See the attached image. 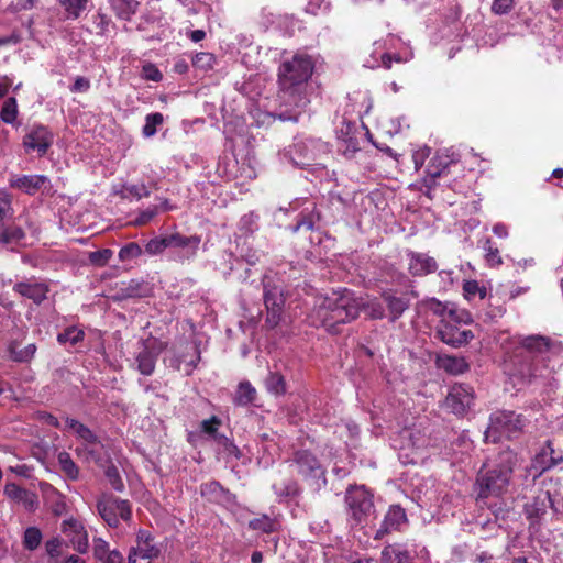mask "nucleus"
<instances>
[{
  "instance_id": "nucleus-1",
  "label": "nucleus",
  "mask_w": 563,
  "mask_h": 563,
  "mask_svg": "<svg viewBox=\"0 0 563 563\" xmlns=\"http://www.w3.org/2000/svg\"><path fill=\"white\" fill-rule=\"evenodd\" d=\"M562 351V343L549 336L540 334L523 336L519 340V346L512 358L511 376L523 384L547 379L551 376L552 369L545 362Z\"/></svg>"
},
{
  "instance_id": "nucleus-2",
  "label": "nucleus",
  "mask_w": 563,
  "mask_h": 563,
  "mask_svg": "<svg viewBox=\"0 0 563 563\" xmlns=\"http://www.w3.org/2000/svg\"><path fill=\"white\" fill-rule=\"evenodd\" d=\"M361 302L347 288L333 290L317 301V314L322 325L331 333H338V325L355 320L360 314Z\"/></svg>"
},
{
  "instance_id": "nucleus-3",
  "label": "nucleus",
  "mask_w": 563,
  "mask_h": 563,
  "mask_svg": "<svg viewBox=\"0 0 563 563\" xmlns=\"http://www.w3.org/2000/svg\"><path fill=\"white\" fill-rule=\"evenodd\" d=\"M519 461L518 454L511 450L500 452L495 462L486 471L482 470L477 475V499L504 494Z\"/></svg>"
},
{
  "instance_id": "nucleus-4",
  "label": "nucleus",
  "mask_w": 563,
  "mask_h": 563,
  "mask_svg": "<svg viewBox=\"0 0 563 563\" xmlns=\"http://www.w3.org/2000/svg\"><path fill=\"white\" fill-rule=\"evenodd\" d=\"M345 506L352 527L364 528L375 518L372 493L365 486H350L345 493Z\"/></svg>"
},
{
  "instance_id": "nucleus-5",
  "label": "nucleus",
  "mask_w": 563,
  "mask_h": 563,
  "mask_svg": "<svg viewBox=\"0 0 563 563\" xmlns=\"http://www.w3.org/2000/svg\"><path fill=\"white\" fill-rule=\"evenodd\" d=\"M528 419L515 411L500 410L490 415L489 426L485 431L487 441L497 442L501 438L511 439L522 432Z\"/></svg>"
},
{
  "instance_id": "nucleus-6",
  "label": "nucleus",
  "mask_w": 563,
  "mask_h": 563,
  "mask_svg": "<svg viewBox=\"0 0 563 563\" xmlns=\"http://www.w3.org/2000/svg\"><path fill=\"white\" fill-rule=\"evenodd\" d=\"M314 69L311 56L303 53L295 54L291 59L285 60L279 66V86H297L307 88V82Z\"/></svg>"
},
{
  "instance_id": "nucleus-7",
  "label": "nucleus",
  "mask_w": 563,
  "mask_h": 563,
  "mask_svg": "<svg viewBox=\"0 0 563 563\" xmlns=\"http://www.w3.org/2000/svg\"><path fill=\"white\" fill-rule=\"evenodd\" d=\"M278 118L282 121H298L299 115L306 111L309 104L307 88L297 86H279Z\"/></svg>"
},
{
  "instance_id": "nucleus-8",
  "label": "nucleus",
  "mask_w": 563,
  "mask_h": 563,
  "mask_svg": "<svg viewBox=\"0 0 563 563\" xmlns=\"http://www.w3.org/2000/svg\"><path fill=\"white\" fill-rule=\"evenodd\" d=\"M328 143L319 139H297L287 151L290 162L299 167L319 164L318 161L329 153Z\"/></svg>"
},
{
  "instance_id": "nucleus-9",
  "label": "nucleus",
  "mask_w": 563,
  "mask_h": 563,
  "mask_svg": "<svg viewBox=\"0 0 563 563\" xmlns=\"http://www.w3.org/2000/svg\"><path fill=\"white\" fill-rule=\"evenodd\" d=\"M263 289L264 305L267 310L265 324L274 329L280 323L284 312V288L280 284L275 283L273 278L265 275L263 278Z\"/></svg>"
},
{
  "instance_id": "nucleus-10",
  "label": "nucleus",
  "mask_w": 563,
  "mask_h": 563,
  "mask_svg": "<svg viewBox=\"0 0 563 563\" xmlns=\"http://www.w3.org/2000/svg\"><path fill=\"white\" fill-rule=\"evenodd\" d=\"M199 360L200 352L198 345L188 341H181L172 346L169 354L164 358V363L176 371H180L181 365H185L186 373L190 374L196 368Z\"/></svg>"
},
{
  "instance_id": "nucleus-11",
  "label": "nucleus",
  "mask_w": 563,
  "mask_h": 563,
  "mask_svg": "<svg viewBox=\"0 0 563 563\" xmlns=\"http://www.w3.org/2000/svg\"><path fill=\"white\" fill-rule=\"evenodd\" d=\"M97 510L109 527H118L120 520L129 521L132 515L128 500L112 496H102L97 503Z\"/></svg>"
},
{
  "instance_id": "nucleus-12",
  "label": "nucleus",
  "mask_w": 563,
  "mask_h": 563,
  "mask_svg": "<svg viewBox=\"0 0 563 563\" xmlns=\"http://www.w3.org/2000/svg\"><path fill=\"white\" fill-rule=\"evenodd\" d=\"M139 344L134 366L142 375L151 376L155 371L158 355L166 349V343L157 339H146L141 340Z\"/></svg>"
},
{
  "instance_id": "nucleus-13",
  "label": "nucleus",
  "mask_w": 563,
  "mask_h": 563,
  "mask_svg": "<svg viewBox=\"0 0 563 563\" xmlns=\"http://www.w3.org/2000/svg\"><path fill=\"white\" fill-rule=\"evenodd\" d=\"M201 238L199 235H184L179 232L169 234V258L185 263L192 261L199 250Z\"/></svg>"
},
{
  "instance_id": "nucleus-14",
  "label": "nucleus",
  "mask_w": 563,
  "mask_h": 563,
  "mask_svg": "<svg viewBox=\"0 0 563 563\" xmlns=\"http://www.w3.org/2000/svg\"><path fill=\"white\" fill-rule=\"evenodd\" d=\"M455 320V311L451 309L448 319H442L438 324L437 338L448 345L460 347L467 344L474 335L471 330L461 329Z\"/></svg>"
},
{
  "instance_id": "nucleus-15",
  "label": "nucleus",
  "mask_w": 563,
  "mask_h": 563,
  "mask_svg": "<svg viewBox=\"0 0 563 563\" xmlns=\"http://www.w3.org/2000/svg\"><path fill=\"white\" fill-rule=\"evenodd\" d=\"M8 181L12 189L29 196H34L38 192L47 194L52 190L51 179L45 175L11 174Z\"/></svg>"
},
{
  "instance_id": "nucleus-16",
  "label": "nucleus",
  "mask_w": 563,
  "mask_h": 563,
  "mask_svg": "<svg viewBox=\"0 0 563 563\" xmlns=\"http://www.w3.org/2000/svg\"><path fill=\"white\" fill-rule=\"evenodd\" d=\"M473 404L474 390L466 384H455L452 386L445 398V407L456 416L465 415Z\"/></svg>"
},
{
  "instance_id": "nucleus-17",
  "label": "nucleus",
  "mask_w": 563,
  "mask_h": 563,
  "mask_svg": "<svg viewBox=\"0 0 563 563\" xmlns=\"http://www.w3.org/2000/svg\"><path fill=\"white\" fill-rule=\"evenodd\" d=\"M361 134L360 126L355 122L346 120L341 122V125L336 129V136L339 150L345 157L351 158L360 151Z\"/></svg>"
},
{
  "instance_id": "nucleus-18",
  "label": "nucleus",
  "mask_w": 563,
  "mask_h": 563,
  "mask_svg": "<svg viewBox=\"0 0 563 563\" xmlns=\"http://www.w3.org/2000/svg\"><path fill=\"white\" fill-rule=\"evenodd\" d=\"M292 465L296 466L297 473L307 479L319 481L325 483L324 470L318 459L308 451H298L292 459Z\"/></svg>"
},
{
  "instance_id": "nucleus-19",
  "label": "nucleus",
  "mask_w": 563,
  "mask_h": 563,
  "mask_svg": "<svg viewBox=\"0 0 563 563\" xmlns=\"http://www.w3.org/2000/svg\"><path fill=\"white\" fill-rule=\"evenodd\" d=\"M561 462H563V456L560 453H555L552 441L547 440L540 452H538L532 460L529 471L531 472L533 479H536L545 471L556 466Z\"/></svg>"
},
{
  "instance_id": "nucleus-20",
  "label": "nucleus",
  "mask_w": 563,
  "mask_h": 563,
  "mask_svg": "<svg viewBox=\"0 0 563 563\" xmlns=\"http://www.w3.org/2000/svg\"><path fill=\"white\" fill-rule=\"evenodd\" d=\"M457 161L455 154H449V150L439 152L431 158L427 166L426 176L423 178L424 186L432 189L437 186V178L442 176L449 166Z\"/></svg>"
},
{
  "instance_id": "nucleus-21",
  "label": "nucleus",
  "mask_w": 563,
  "mask_h": 563,
  "mask_svg": "<svg viewBox=\"0 0 563 563\" xmlns=\"http://www.w3.org/2000/svg\"><path fill=\"white\" fill-rule=\"evenodd\" d=\"M62 532L71 543L74 550L81 554L88 552V532L86 531L84 525L79 520L74 518L64 520L62 523Z\"/></svg>"
},
{
  "instance_id": "nucleus-22",
  "label": "nucleus",
  "mask_w": 563,
  "mask_h": 563,
  "mask_svg": "<svg viewBox=\"0 0 563 563\" xmlns=\"http://www.w3.org/2000/svg\"><path fill=\"white\" fill-rule=\"evenodd\" d=\"M53 143L52 133L43 125L33 128L24 137L26 151H35L40 156L46 154Z\"/></svg>"
},
{
  "instance_id": "nucleus-23",
  "label": "nucleus",
  "mask_w": 563,
  "mask_h": 563,
  "mask_svg": "<svg viewBox=\"0 0 563 563\" xmlns=\"http://www.w3.org/2000/svg\"><path fill=\"white\" fill-rule=\"evenodd\" d=\"M13 290L22 297L32 300L35 305H41L47 297L48 286L44 282L29 278L16 283L13 286Z\"/></svg>"
},
{
  "instance_id": "nucleus-24",
  "label": "nucleus",
  "mask_w": 563,
  "mask_h": 563,
  "mask_svg": "<svg viewBox=\"0 0 563 563\" xmlns=\"http://www.w3.org/2000/svg\"><path fill=\"white\" fill-rule=\"evenodd\" d=\"M408 269L412 276H426L438 269L437 261L426 253L407 251Z\"/></svg>"
},
{
  "instance_id": "nucleus-25",
  "label": "nucleus",
  "mask_w": 563,
  "mask_h": 563,
  "mask_svg": "<svg viewBox=\"0 0 563 563\" xmlns=\"http://www.w3.org/2000/svg\"><path fill=\"white\" fill-rule=\"evenodd\" d=\"M406 521L407 516L405 510L398 505L390 506L379 529L376 530L374 538L376 540H380L389 532L400 530L401 526L405 525Z\"/></svg>"
},
{
  "instance_id": "nucleus-26",
  "label": "nucleus",
  "mask_w": 563,
  "mask_h": 563,
  "mask_svg": "<svg viewBox=\"0 0 563 563\" xmlns=\"http://www.w3.org/2000/svg\"><path fill=\"white\" fill-rule=\"evenodd\" d=\"M4 494L12 500L22 504L23 507L33 511L37 508V496L35 493L20 487L14 483L7 484L4 487Z\"/></svg>"
},
{
  "instance_id": "nucleus-27",
  "label": "nucleus",
  "mask_w": 563,
  "mask_h": 563,
  "mask_svg": "<svg viewBox=\"0 0 563 563\" xmlns=\"http://www.w3.org/2000/svg\"><path fill=\"white\" fill-rule=\"evenodd\" d=\"M102 449L103 444L97 437L91 440V442H86L78 445L75 452L77 456L84 461L101 465L103 463Z\"/></svg>"
},
{
  "instance_id": "nucleus-28",
  "label": "nucleus",
  "mask_w": 563,
  "mask_h": 563,
  "mask_svg": "<svg viewBox=\"0 0 563 563\" xmlns=\"http://www.w3.org/2000/svg\"><path fill=\"white\" fill-rule=\"evenodd\" d=\"M435 364L438 368L450 375H461L470 369V364L462 356L438 355Z\"/></svg>"
},
{
  "instance_id": "nucleus-29",
  "label": "nucleus",
  "mask_w": 563,
  "mask_h": 563,
  "mask_svg": "<svg viewBox=\"0 0 563 563\" xmlns=\"http://www.w3.org/2000/svg\"><path fill=\"white\" fill-rule=\"evenodd\" d=\"M159 552V549L153 542H141L130 549L129 559H134L135 563H152V560L157 558Z\"/></svg>"
},
{
  "instance_id": "nucleus-30",
  "label": "nucleus",
  "mask_w": 563,
  "mask_h": 563,
  "mask_svg": "<svg viewBox=\"0 0 563 563\" xmlns=\"http://www.w3.org/2000/svg\"><path fill=\"white\" fill-rule=\"evenodd\" d=\"M551 504L550 494L547 492L543 495L536 497L531 503L525 506L527 518L532 521H538L545 512Z\"/></svg>"
},
{
  "instance_id": "nucleus-31",
  "label": "nucleus",
  "mask_w": 563,
  "mask_h": 563,
  "mask_svg": "<svg viewBox=\"0 0 563 563\" xmlns=\"http://www.w3.org/2000/svg\"><path fill=\"white\" fill-rule=\"evenodd\" d=\"M147 291L146 285L143 282L131 279L128 283H122L118 288L114 298L123 300L128 298H140L145 296Z\"/></svg>"
},
{
  "instance_id": "nucleus-32",
  "label": "nucleus",
  "mask_w": 563,
  "mask_h": 563,
  "mask_svg": "<svg viewBox=\"0 0 563 563\" xmlns=\"http://www.w3.org/2000/svg\"><path fill=\"white\" fill-rule=\"evenodd\" d=\"M383 299L387 305L391 321L397 320L409 307V301L406 297H397L390 292H385Z\"/></svg>"
},
{
  "instance_id": "nucleus-33",
  "label": "nucleus",
  "mask_w": 563,
  "mask_h": 563,
  "mask_svg": "<svg viewBox=\"0 0 563 563\" xmlns=\"http://www.w3.org/2000/svg\"><path fill=\"white\" fill-rule=\"evenodd\" d=\"M382 563H410L409 553L399 544H389L382 551Z\"/></svg>"
},
{
  "instance_id": "nucleus-34",
  "label": "nucleus",
  "mask_w": 563,
  "mask_h": 563,
  "mask_svg": "<svg viewBox=\"0 0 563 563\" xmlns=\"http://www.w3.org/2000/svg\"><path fill=\"white\" fill-rule=\"evenodd\" d=\"M109 2L117 16L125 21L136 13L140 4L136 0H109Z\"/></svg>"
},
{
  "instance_id": "nucleus-35",
  "label": "nucleus",
  "mask_w": 563,
  "mask_h": 563,
  "mask_svg": "<svg viewBox=\"0 0 563 563\" xmlns=\"http://www.w3.org/2000/svg\"><path fill=\"white\" fill-rule=\"evenodd\" d=\"M25 236L23 229L16 224H3L0 228V243L5 245L19 244Z\"/></svg>"
},
{
  "instance_id": "nucleus-36",
  "label": "nucleus",
  "mask_w": 563,
  "mask_h": 563,
  "mask_svg": "<svg viewBox=\"0 0 563 563\" xmlns=\"http://www.w3.org/2000/svg\"><path fill=\"white\" fill-rule=\"evenodd\" d=\"M278 527L279 522L276 520V518L265 514L249 521L250 529L263 533H272L276 531Z\"/></svg>"
},
{
  "instance_id": "nucleus-37",
  "label": "nucleus",
  "mask_w": 563,
  "mask_h": 563,
  "mask_svg": "<svg viewBox=\"0 0 563 563\" xmlns=\"http://www.w3.org/2000/svg\"><path fill=\"white\" fill-rule=\"evenodd\" d=\"M88 2L89 0H58L68 20H77L87 9Z\"/></svg>"
},
{
  "instance_id": "nucleus-38",
  "label": "nucleus",
  "mask_w": 563,
  "mask_h": 563,
  "mask_svg": "<svg viewBox=\"0 0 563 563\" xmlns=\"http://www.w3.org/2000/svg\"><path fill=\"white\" fill-rule=\"evenodd\" d=\"M256 390L249 382H242L239 384L234 404L238 406H247L255 400Z\"/></svg>"
},
{
  "instance_id": "nucleus-39",
  "label": "nucleus",
  "mask_w": 563,
  "mask_h": 563,
  "mask_svg": "<svg viewBox=\"0 0 563 563\" xmlns=\"http://www.w3.org/2000/svg\"><path fill=\"white\" fill-rule=\"evenodd\" d=\"M166 250L169 251V234L155 236L148 240L144 246V253L150 256L163 254Z\"/></svg>"
},
{
  "instance_id": "nucleus-40",
  "label": "nucleus",
  "mask_w": 563,
  "mask_h": 563,
  "mask_svg": "<svg viewBox=\"0 0 563 563\" xmlns=\"http://www.w3.org/2000/svg\"><path fill=\"white\" fill-rule=\"evenodd\" d=\"M265 387L268 393L279 396L286 393V382L278 372H269L265 378Z\"/></svg>"
},
{
  "instance_id": "nucleus-41",
  "label": "nucleus",
  "mask_w": 563,
  "mask_h": 563,
  "mask_svg": "<svg viewBox=\"0 0 563 563\" xmlns=\"http://www.w3.org/2000/svg\"><path fill=\"white\" fill-rule=\"evenodd\" d=\"M66 427L73 430L81 440V443L91 442L97 435L85 424L73 418L65 419Z\"/></svg>"
},
{
  "instance_id": "nucleus-42",
  "label": "nucleus",
  "mask_w": 563,
  "mask_h": 563,
  "mask_svg": "<svg viewBox=\"0 0 563 563\" xmlns=\"http://www.w3.org/2000/svg\"><path fill=\"white\" fill-rule=\"evenodd\" d=\"M58 464L64 474L71 481L79 477V468L67 452H60L57 456Z\"/></svg>"
},
{
  "instance_id": "nucleus-43",
  "label": "nucleus",
  "mask_w": 563,
  "mask_h": 563,
  "mask_svg": "<svg viewBox=\"0 0 563 563\" xmlns=\"http://www.w3.org/2000/svg\"><path fill=\"white\" fill-rule=\"evenodd\" d=\"M85 333L81 329L76 327H68L63 332L58 333L57 341L59 344H69L71 346L76 345L78 342L82 341Z\"/></svg>"
},
{
  "instance_id": "nucleus-44",
  "label": "nucleus",
  "mask_w": 563,
  "mask_h": 563,
  "mask_svg": "<svg viewBox=\"0 0 563 563\" xmlns=\"http://www.w3.org/2000/svg\"><path fill=\"white\" fill-rule=\"evenodd\" d=\"M214 442L227 457H234L236 460L241 457L240 449L224 434L216 435Z\"/></svg>"
},
{
  "instance_id": "nucleus-45",
  "label": "nucleus",
  "mask_w": 563,
  "mask_h": 563,
  "mask_svg": "<svg viewBox=\"0 0 563 563\" xmlns=\"http://www.w3.org/2000/svg\"><path fill=\"white\" fill-rule=\"evenodd\" d=\"M273 489L279 500L296 497L299 493V488L296 482L287 481L279 484H274Z\"/></svg>"
},
{
  "instance_id": "nucleus-46",
  "label": "nucleus",
  "mask_w": 563,
  "mask_h": 563,
  "mask_svg": "<svg viewBox=\"0 0 563 563\" xmlns=\"http://www.w3.org/2000/svg\"><path fill=\"white\" fill-rule=\"evenodd\" d=\"M42 539L43 536L38 528L29 527L24 531L23 547L29 551H34L40 547Z\"/></svg>"
},
{
  "instance_id": "nucleus-47",
  "label": "nucleus",
  "mask_w": 563,
  "mask_h": 563,
  "mask_svg": "<svg viewBox=\"0 0 563 563\" xmlns=\"http://www.w3.org/2000/svg\"><path fill=\"white\" fill-rule=\"evenodd\" d=\"M216 60H217L216 56L212 53L201 52V53H197L192 57V65L197 69L208 71V70L213 69V67L216 65Z\"/></svg>"
},
{
  "instance_id": "nucleus-48",
  "label": "nucleus",
  "mask_w": 563,
  "mask_h": 563,
  "mask_svg": "<svg viewBox=\"0 0 563 563\" xmlns=\"http://www.w3.org/2000/svg\"><path fill=\"white\" fill-rule=\"evenodd\" d=\"M164 117L159 112L150 113L145 117V124L143 126V135L151 137L157 132V126L162 125Z\"/></svg>"
},
{
  "instance_id": "nucleus-49",
  "label": "nucleus",
  "mask_w": 563,
  "mask_h": 563,
  "mask_svg": "<svg viewBox=\"0 0 563 563\" xmlns=\"http://www.w3.org/2000/svg\"><path fill=\"white\" fill-rule=\"evenodd\" d=\"M45 552L48 555V563H63L59 558L62 554V540L52 538L45 542Z\"/></svg>"
},
{
  "instance_id": "nucleus-50",
  "label": "nucleus",
  "mask_w": 563,
  "mask_h": 563,
  "mask_svg": "<svg viewBox=\"0 0 563 563\" xmlns=\"http://www.w3.org/2000/svg\"><path fill=\"white\" fill-rule=\"evenodd\" d=\"M1 120L12 124L18 117V104L15 98H9L4 101L1 113Z\"/></svg>"
},
{
  "instance_id": "nucleus-51",
  "label": "nucleus",
  "mask_w": 563,
  "mask_h": 563,
  "mask_svg": "<svg viewBox=\"0 0 563 563\" xmlns=\"http://www.w3.org/2000/svg\"><path fill=\"white\" fill-rule=\"evenodd\" d=\"M112 550L113 549H110V544L102 538H93L92 552H93V558L97 561L103 562L107 559L108 554H111Z\"/></svg>"
},
{
  "instance_id": "nucleus-52",
  "label": "nucleus",
  "mask_w": 563,
  "mask_h": 563,
  "mask_svg": "<svg viewBox=\"0 0 563 563\" xmlns=\"http://www.w3.org/2000/svg\"><path fill=\"white\" fill-rule=\"evenodd\" d=\"M224 494H227V492L218 482H209L201 485V495L210 500L218 501Z\"/></svg>"
},
{
  "instance_id": "nucleus-53",
  "label": "nucleus",
  "mask_w": 563,
  "mask_h": 563,
  "mask_svg": "<svg viewBox=\"0 0 563 563\" xmlns=\"http://www.w3.org/2000/svg\"><path fill=\"white\" fill-rule=\"evenodd\" d=\"M104 475H106L109 484L111 485V487L114 490L123 492L124 483H123L120 472L115 465L111 464V465L107 466V468L104 471Z\"/></svg>"
},
{
  "instance_id": "nucleus-54",
  "label": "nucleus",
  "mask_w": 563,
  "mask_h": 563,
  "mask_svg": "<svg viewBox=\"0 0 563 563\" xmlns=\"http://www.w3.org/2000/svg\"><path fill=\"white\" fill-rule=\"evenodd\" d=\"M483 249L485 251V258L488 265L499 266L503 263L499 250L493 245L490 239L485 240Z\"/></svg>"
},
{
  "instance_id": "nucleus-55",
  "label": "nucleus",
  "mask_w": 563,
  "mask_h": 563,
  "mask_svg": "<svg viewBox=\"0 0 563 563\" xmlns=\"http://www.w3.org/2000/svg\"><path fill=\"white\" fill-rule=\"evenodd\" d=\"M142 247L136 242H130L119 251V258L122 262L132 261L142 254Z\"/></svg>"
},
{
  "instance_id": "nucleus-56",
  "label": "nucleus",
  "mask_w": 563,
  "mask_h": 563,
  "mask_svg": "<svg viewBox=\"0 0 563 563\" xmlns=\"http://www.w3.org/2000/svg\"><path fill=\"white\" fill-rule=\"evenodd\" d=\"M391 56L387 53H382L379 56L373 53L368 59L364 60V66L374 69L383 65L385 68L389 69L391 67Z\"/></svg>"
},
{
  "instance_id": "nucleus-57",
  "label": "nucleus",
  "mask_w": 563,
  "mask_h": 563,
  "mask_svg": "<svg viewBox=\"0 0 563 563\" xmlns=\"http://www.w3.org/2000/svg\"><path fill=\"white\" fill-rule=\"evenodd\" d=\"M12 214L11 196L5 190H0V228Z\"/></svg>"
},
{
  "instance_id": "nucleus-58",
  "label": "nucleus",
  "mask_w": 563,
  "mask_h": 563,
  "mask_svg": "<svg viewBox=\"0 0 563 563\" xmlns=\"http://www.w3.org/2000/svg\"><path fill=\"white\" fill-rule=\"evenodd\" d=\"M221 420L217 416H212L209 419L202 420L200 423V430L211 437L213 441L216 440V435H220L218 432L219 427L221 426Z\"/></svg>"
},
{
  "instance_id": "nucleus-59",
  "label": "nucleus",
  "mask_w": 563,
  "mask_h": 563,
  "mask_svg": "<svg viewBox=\"0 0 563 563\" xmlns=\"http://www.w3.org/2000/svg\"><path fill=\"white\" fill-rule=\"evenodd\" d=\"M142 78L151 81L158 82L163 79V74L161 70L156 67V65L152 63H146L142 67L141 73Z\"/></svg>"
},
{
  "instance_id": "nucleus-60",
  "label": "nucleus",
  "mask_w": 563,
  "mask_h": 563,
  "mask_svg": "<svg viewBox=\"0 0 563 563\" xmlns=\"http://www.w3.org/2000/svg\"><path fill=\"white\" fill-rule=\"evenodd\" d=\"M112 256V251L109 249H103L100 251L91 252L89 255V260L93 265L103 266L106 265Z\"/></svg>"
},
{
  "instance_id": "nucleus-61",
  "label": "nucleus",
  "mask_w": 563,
  "mask_h": 563,
  "mask_svg": "<svg viewBox=\"0 0 563 563\" xmlns=\"http://www.w3.org/2000/svg\"><path fill=\"white\" fill-rule=\"evenodd\" d=\"M257 219L258 217L254 212L244 214L239 223L240 230L245 233H252L256 229Z\"/></svg>"
},
{
  "instance_id": "nucleus-62",
  "label": "nucleus",
  "mask_w": 563,
  "mask_h": 563,
  "mask_svg": "<svg viewBox=\"0 0 563 563\" xmlns=\"http://www.w3.org/2000/svg\"><path fill=\"white\" fill-rule=\"evenodd\" d=\"M514 2L515 0H494L492 11L497 15L507 14L512 10Z\"/></svg>"
},
{
  "instance_id": "nucleus-63",
  "label": "nucleus",
  "mask_w": 563,
  "mask_h": 563,
  "mask_svg": "<svg viewBox=\"0 0 563 563\" xmlns=\"http://www.w3.org/2000/svg\"><path fill=\"white\" fill-rule=\"evenodd\" d=\"M92 23L97 29V33L103 35L108 31L110 19L102 12H97L92 16Z\"/></svg>"
},
{
  "instance_id": "nucleus-64",
  "label": "nucleus",
  "mask_w": 563,
  "mask_h": 563,
  "mask_svg": "<svg viewBox=\"0 0 563 563\" xmlns=\"http://www.w3.org/2000/svg\"><path fill=\"white\" fill-rule=\"evenodd\" d=\"M124 189L128 195L135 197L136 199L150 196V191L144 184L129 185L125 186Z\"/></svg>"
}]
</instances>
